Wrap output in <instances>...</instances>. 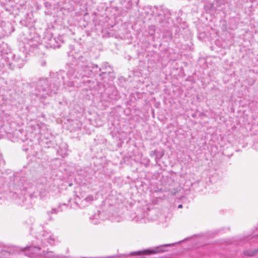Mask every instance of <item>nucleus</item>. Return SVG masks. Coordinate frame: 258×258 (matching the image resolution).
<instances>
[{"instance_id": "obj_5", "label": "nucleus", "mask_w": 258, "mask_h": 258, "mask_svg": "<svg viewBox=\"0 0 258 258\" xmlns=\"http://www.w3.org/2000/svg\"><path fill=\"white\" fill-rule=\"evenodd\" d=\"M85 200L87 202H91L93 200V197L92 195H89L85 199Z\"/></svg>"}, {"instance_id": "obj_6", "label": "nucleus", "mask_w": 258, "mask_h": 258, "mask_svg": "<svg viewBox=\"0 0 258 258\" xmlns=\"http://www.w3.org/2000/svg\"><path fill=\"white\" fill-rule=\"evenodd\" d=\"M156 153H157V151H152L150 153V155L151 156H156Z\"/></svg>"}, {"instance_id": "obj_7", "label": "nucleus", "mask_w": 258, "mask_h": 258, "mask_svg": "<svg viewBox=\"0 0 258 258\" xmlns=\"http://www.w3.org/2000/svg\"><path fill=\"white\" fill-rule=\"evenodd\" d=\"M164 152H163V151H162V152L161 153V154H160V157H162L164 155Z\"/></svg>"}, {"instance_id": "obj_1", "label": "nucleus", "mask_w": 258, "mask_h": 258, "mask_svg": "<svg viewBox=\"0 0 258 258\" xmlns=\"http://www.w3.org/2000/svg\"><path fill=\"white\" fill-rule=\"evenodd\" d=\"M163 251L162 250L159 249V247H156L152 249H146L143 251H139L137 252H134L133 253H131V255H140V254H145V255H149L151 254H155L159 252H161Z\"/></svg>"}, {"instance_id": "obj_8", "label": "nucleus", "mask_w": 258, "mask_h": 258, "mask_svg": "<svg viewBox=\"0 0 258 258\" xmlns=\"http://www.w3.org/2000/svg\"><path fill=\"white\" fill-rule=\"evenodd\" d=\"M182 205H179L178 206V208H182Z\"/></svg>"}, {"instance_id": "obj_3", "label": "nucleus", "mask_w": 258, "mask_h": 258, "mask_svg": "<svg viewBox=\"0 0 258 258\" xmlns=\"http://www.w3.org/2000/svg\"><path fill=\"white\" fill-rule=\"evenodd\" d=\"M54 238L51 235L46 236L44 239L43 240V242L46 244V242H47L48 244L52 245L54 243Z\"/></svg>"}, {"instance_id": "obj_4", "label": "nucleus", "mask_w": 258, "mask_h": 258, "mask_svg": "<svg viewBox=\"0 0 258 258\" xmlns=\"http://www.w3.org/2000/svg\"><path fill=\"white\" fill-rule=\"evenodd\" d=\"M256 253V251L253 250H245L244 251V254L248 256H253Z\"/></svg>"}, {"instance_id": "obj_2", "label": "nucleus", "mask_w": 258, "mask_h": 258, "mask_svg": "<svg viewBox=\"0 0 258 258\" xmlns=\"http://www.w3.org/2000/svg\"><path fill=\"white\" fill-rule=\"evenodd\" d=\"M40 248L37 247H27L25 250L26 255L30 257H35L39 253Z\"/></svg>"}, {"instance_id": "obj_9", "label": "nucleus", "mask_w": 258, "mask_h": 258, "mask_svg": "<svg viewBox=\"0 0 258 258\" xmlns=\"http://www.w3.org/2000/svg\"><path fill=\"white\" fill-rule=\"evenodd\" d=\"M171 245V244H165V245H164V246H170V245Z\"/></svg>"}]
</instances>
